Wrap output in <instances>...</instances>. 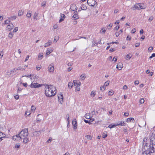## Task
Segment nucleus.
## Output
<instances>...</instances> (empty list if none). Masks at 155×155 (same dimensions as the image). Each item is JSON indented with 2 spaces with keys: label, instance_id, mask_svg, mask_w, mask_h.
I'll return each instance as SVG.
<instances>
[{
  "label": "nucleus",
  "instance_id": "nucleus-1",
  "mask_svg": "<svg viewBox=\"0 0 155 155\" xmlns=\"http://www.w3.org/2000/svg\"><path fill=\"white\" fill-rule=\"evenodd\" d=\"M149 139L150 144L149 145L147 143H144V149L152 153L155 152V132L152 134Z\"/></svg>",
  "mask_w": 155,
  "mask_h": 155
},
{
  "label": "nucleus",
  "instance_id": "nucleus-2",
  "mask_svg": "<svg viewBox=\"0 0 155 155\" xmlns=\"http://www.w3.org/2000/svg\"><path fill=\"white\" fill-rule=\"evenodd\" d=\"M56 89L54 86L48 85L45 87V93L47 97H51L54 96L56 94Z\"/></svg>",
  "mask_w": 155,
  "mask_h": 155
},
{
  "label": "nucleus",
  "instance_id": "nucleus-3",
  "mask_svg": "<svg viewBox=\"0 0 155 155\" xmlns=\"http://www.w3.org/2000/svg\"><path fill=\"white\" fill-rule=\"evenodd\" d=\"M19 134L20 136L21 137L22 139L23 137H26L28 134V129L26 128L22 130L19 133Z\"/></svg>",
  "mask_w": 155,
  "mask_h": 155
},
{
  "label": "nucleus",
  "instance_id": "nucleus-4",
  "mask_svg": "<svg viewBox=\"0 0 155 155\" xmlns=\"http://www.w3.org/2000/svg\"><path fill=\"white\" fill-rule=\"evenodd\" d=\"M87 3L90 6H94L97 5V4L95 0H87Z\"/></svg>",
  "mask_w": 155,
  "mask_h": 155
},
{
  "label": "nucleus",
  "instance_id": "nucleus-5",
  "mask_svg": "<svg viewBox=\"0 0 155 155\" xmlns=\"http://www.w3.org/2000/svg\"><path fill=\"white\" fill-rule=\"evenodd\" d=\"M13 139L16 141H19L22 140L21 137L20 136V135L19 134L16 135L13 137Z\"/></svg>",
  "mask_w": 155,
  "mask_h": 155
},
{
  "label": "nucleus",
  "instance_id": "nucleus-6",
  "mask_svg": "<svg viewBox=\"0 0 155 155\" xmlns=\"http://www.w3.org/2000/svg\"><path fill=\"white\" fill-rule=\"evenodd\" d=\"M42 85V84L38 83H32L30 85V87L31 88H37L41 87Z\"/></svg>",
  "mask_w": 155,
  "mask_h": 155
},
{
  "label": "nucleus",
  "instance_id": "nucleus-7",
  "mask_svg": "<svg viewBox=\"0 0 155 155\" xmlns=\"http://www.w3.org/2000/svg\"><path fill=\"white\" fill-rule=\"evenodd\" d=\"M63 96L62 94L60 93L58 95V98L59 100V103L62 104L63 103Z\"/></svg>",
  "mask_w": 155,
  "mask_h": 155
},
{
  "label": "nucleus",
  "instance_id": "nucleus-8",
  "mask_svg": "<svg viewBox=\"0 0 155 155\" xmlns=\"http://www.w3.org/2000/svg\"><path fill=\"white\" fill-rule=\"evenodd\" d=\"M70 8L72 11H74V12H75V11H77L78 9V8L76 6V5L75 4H73L71 5Z\"/></svg>",
  "mask_w": 155,
  "mask_h": 155
},
{
  "label": "nucleus",
  "instance_id": "nucleus-9",
  "mask_svg": "<svg viewBox=\"0 0 155 155\" xmlns=\"http://www.w3.org/2000/svg\"><path fill=\"white\" fill-rule=\"evenodd\" d=\"M116 126H125L126 125L125 122L123 121H119L116 124Z\"/></svg>",
  "mask_w": 155,
  "mask_h": 155
},
{
  "label": "nucleus",
  "instance_id": "nucleus-10",
  "mask_svg": "<svg viewBox=\"0 0 155 155\" xmlns=\"http://www.w3.org/2000/svg\"><path fill=\"white\" fill-rule=\"evenodd\" d=\"M72 125L74 129H77V124L76 119L73 120L72 121Z\"/></svg>",
  "mask_w": 155,
  "mask_h": 155
},
{
  "label": "nucleus",
  "instance_id": "nucleus-11",
  "mask_svg": "<svg viewBox=\"0 0 155 155\" xmlns=\"http://www.w3.org/2000/svg\"><path fill=\"white\" fill-rule=\"evenodd\" d=\"M38 12H35L34 13L33 16V19L34 20H38L39 19L38 17Z\"/></svg>",
  "mask_w": 155,
  "mask_h": 155
},
{
  "label": "nucleus",
  "instance_id": "nucleus-12",
  "mask_svg": "<svg viewBox=\"0 0 155 155\" xmlns=\"http://www.w3.org/2000/svg\"><path fill=\"white\" fill-rule=\"evenodd\" d=\"M60 20L59 21V23L61 22L62 21H63L65 18V15H64L63 14H61L60 15Z\"/></svg>",
  "mask_w": 155,
  "mask_h": 155
},
{
  "label": "nucleus",
  "instance_id": "nucleus-13",
  "mask_svg": "<svg viewBox=\"0 0 155 155\" xmlns=\"http://www.w3.org/2000/svg\"><path fill=\"white\" fill-rule=\"evenodd\" d=\"M123 67V65L121 63H118L117 65L116 68L118 70H120Z\"/></svg>",
  "mask_w": 155,
  "mask_h": 155
},
{
  "label": "nucleus",
  "instance_id": "nucleus-14",
  "mask_svg": "<svg viewBox=\"0 0 155 155\" xmlns=\"http://www.w3.org/2000/svg\"><path fill=\"white\" fill-rule=\"evenodd\" d=\"M73 83L75 86H80L81 85V83L78 81L74 80Z\"/></svg>",
  "mask_w": 155,
  "mask_h": 155
},
{
  "label": "nucleus",
  "instance_id": "nucleus-15",
  "mask_svg": "<svg viewBox=\"0 0 155 155\" xmlns=\"http://www.w3.org/2000/svg\"><path fill=\"white\" fill-rule=\"evenodd\" d=\"M48 70L50 72H53L54 70V68L53 65H50L48 67Z\"/></svg>",
  "mask_w": 155,
  "mask_h": 155
},
{
  "label": "nucleus",
  "instance_id": "nucleus-16",
  "mask_svg": "<svg viewBox=\"0 0 155 155\" xmlns=\"http://www.w3.org/2000/svg\"><path fill=\"white\" fill-rule=\"evenodd\" d=\"M52 43V41H51L49 40L47 42L45 43V44L44 45V46L45 47H48L51 45Z\"/></svg>",
  "mask_w": 155,
  "mask_h": 155
},
{
  "label": "nucleus",
  "instance_id": "nucleus-17",
  "mask_svg": "<svg viewBox=\"0 0 155 155\" xmlns=\"http://www.w3.org/2000/svg\"><path fill=\"white\" fill-rule=\"evenodd\" d=\"M14 27V26L12 24L9 25L7 27V28L9 31L11 30Z\"/></svg>",
  "mask_w": 155,
  "mask_h": 155
},
{
  "label": "nucleus",
  "instance_id": "nucleus-18",
  "mask_svg": "<svg viewBox=\"0 0 155 155\" xmlns=\"http://www.w3.org/2000/svg\"><path fill=\"white\" fill-rule=\"evenodd\" d=\"M144 147H143V150H144L142 153V155H149L150 154V151H147V150H144Z\"/></svg>",
  "mask_w": 155,
  "mask_h": 155
},
{
  "label": "nucleus",
  "instance_id": "nucleus-19",
  "mask_svg": "<svg viewBox=\"0 0 155 155\" xmlns=\"http://www.w3.org/2000/svg\"><path fill=\"white\" fill-rule=\"evenodd\" d=\"M126 121L128 123L130 122L131 121H132V122H134V120L133 118H127L126 120Z\"/></svg>",
  "mask_w": 155,
  "mask_h": 155
},
{
  "label": "nucleus",
  "instance_id": "nucleus-20",
  "mask_svg": "<svg viewBox=\"0 0 155 155\" xmlns=\"http://www.w3.org/2000/svg\"><path fill=\"white\" fill-rule=\"evenodd\" d=\"M40 134V133L39 131H35L33 133V135L35 136H38Z\"/></svg>",
  "mask_w": 155,
  "mask_h": 155
},
{
  "label": "nucleus",
  "instance_id": "nucleus-21",
  "mask_svg": "<svg viewBox=\"0 0 155 155\" xmlns=\"http://www.w3.org/2000/svg\"><path fill=\"white\" fill-rule=\"evenodd\" d=\"M72 18H74V20H76L79 18V17L78 14L77 13H75L72 16Z\"/></svg>",
  "mask_w": 155,
  "mask_h": 155
},
{
  "label": "nucleus",
  "instance_id": "nucleus-22",
  "mask_svg": "<svg viewBox=\"0 0 155 155\" xmlns=\"http://www.w3.org/2000/svg\"><path fill=\"white\" fill-rule=\"evenodd\" d=\"M81 8L82 10H85L87 9V6L85 5L84 4H83L81 5Z\"/></svg>",
  "mask_w": 155,
  "mask_h": 155
},
{
  "label": "nucleus",
  "instance_id": "nucleus-23",
  "mask_svg": "<svg viewBox=\"0 0 155 155\" xmlns=\"http://www.w3.org/2000/svg\"><path fill=\"white\" fill-rule=\"evenodd\" d=\"M52 51V50H51V48H48V49L46 52V54L47 55L51 53Z\"/></svg>",
  "mask_w": 155,
  "mask_h": 155
},
{
  "label": "nucleus",
  "instance_id": "nucleus-24",
  "mask_svg": "<svg viewBox=\"0 0 155 155\" xmlns=\"http://www.w3.org/2000/svg\"><path fill=\"white\" fill-rule=\"evenodd\" d=\"M22 139H23V142L25 143H26L28 141V139L26 137H23Z\"/></svg>",
  "mask_w": 155,
  "mask_h": 155
},
{
  "label": "nucleus",
  "instance_id": "nucleus-25",
  "mask_svg": "<svg viewBox=\"0 0 155 155\" xmlns=\"http://www.w3.org/2000/svg\"><path fill=\"white\" fill-rule=\"evenodd\" d=\"M96 91H92L90 95L91 97H94L95 96L96 94Z\"/></svg>",
  "mask_w": 155,
  "mask_h": 155
},
{
  "label": "nucleus",
  "instance_id": "nucleus-26",
  "mask_svg": "<svg viewBox=\"0 0 155 155\" xmlns=\"http://www.w3.org/2000/svg\"><path fill=\"white\" fill-rule=\"evenodd\" d=\"M85 117L87 119H89L90 118V114L89 113L86 114L85 116Z\"/></svg>",
  "mask_w": 155,
  "mask_h": 155
},
{
  "label": "nucleus",
  "instance_id": "nucleus-27",
  "mask_svg": "<svg viewBox=\"0 0 155 155\" xmlns=\"http://www.w3.org/2000/svg\"><path fill=\"white\" fill-rule=\"evenodd\" d=\"M43 57V53H40L38 56V59L41 60Z\"/></svg>",
  "mask_w": 155,
  "mask_h": 155
},
{
  "label": "nucleus",
  "instance_id": "nucleus-28",
  "mask_svg": "<svg viewBox=\"0 0 155 155\" xmlns=\"http://www.w3.org/2000/svg\"><path fill=\"white\" fill-rule=\"evenodd\" d=\"M73 83L72 82H69L68 84V87L70 88H72L73 86Z\"/></svg>",
  "mask_w": 155,
  "mask_h": 155
},
{
  "label": "nucleus",
  "instance_id": "nucleus-29",
  "mask_svg": "<svg viewBox=\"0 0 155 155\" xmlns=\"http://www.w3.org/2000/svg\"><path fill=\"white\" fill-rule=\"evenodd\" d=\"M13 36V34L12 32H10L8 35V37L10 38H12Z\"/></svg>",
  "mask_w": 155,
  "mask_h": 155
},
{
  "label": "nucleus",
  "instance_id": "nucleus-30",
  "mask_svg": "<svg viewBox=\"0 0 155 155\" xmlns=\"http://www.w3.org/2000/svg\"><path fill=\"white\" fill-rule=\"evenodd\" d=\"M107 136V132H104L102 135V137L104 138L106 137Z\"/></svg>",
  "mask_w": 155,
  "mask_h": 155
},
{
  "label": "nucleus",
  "instance_id": "nucleus-31",
  "mask_svg": "<svg viewBox=\"0 0 155 155\" xmlns=\"http://www.w3.org/2000/svg\"><path fill=\"white\" fill-rule=\"evenodd\" d=\"M36 77L34 75H32L30 79L31 80H33V81H34V80H35L36 78Z\"/></svg>",
  "mask_w": 155,
  "mask_h": 155
},
{
  "label": "nucleus",
  "instance_id": "nucleus-32",
  "mask_svg": "<svg viewBox=\"0 0 155 155\" xmlns=\"http://www.w3.org/2000/svg\"><path fill=\"white\" fill-rule=\"evenodd\" d=\"M23 11H22L20 10L18 12V16H20L22 15H23Z\"/></svg>",
  "mask_w": 155,
  "mask_h": 155
},
{
  "label": "nucleus",
  "instance_id": "nucleus-33",
  "mask_svg": "<svg viewBox=\"0 0 155 155\" xmlns=\"http://www.w3.org/2000/svg\"><path fill=\"white\" fill-rule=\"evenodd\" d=\"M116 126V124H113V125L110 124V125L108 126V127H109L110 128H112L115 127Z\"/></svg>",
  "mask_w": 155,
  "mask_h": 155
},
{
  "label": "nucleus",
  "instance_id": "nucleus-34",
  "mask_svg": "<svg viewBox=\"0 0 155 155\" xmlns=\"http://www.w3.org/2000/svg\"><path fill=\"white\" fill-rule=\"evenodd\" d=\"M81 78V79L82 80H83L84 79H85V74H82L81 75V76H80Z\"/></svg>",
  "mask_w": 155,
  "mask_h": 155
},
{
  "label": "nucleus",
  "instance_id": "nucleus-35",
  "mask_svg": "<svg viewBox=\"0 0 155 155\" xmlns=\"http://www.w3.org/2000/svg\"><path fill=\"white\" fill-rule=\"evenodd\" d=\"M31 15V14L30 13L28 12L26 14V16L28 18H30Z\"/></svg>",
  "mask_w": 155,
  "mask_h": 155
},
{
  "label": "nucleus",
  "instance_id": "nucleus-36",
  "mask_svg": "<svg viewBox=\"0 0 155 155\" xmlns=\"http://www.w3.org/2000/svg\"><path fill=\"white\" fill-rule=\"evenodd\" d=\"M133 10H135L136 9H138V6L136 5H135L132 8Z\"/></svg>",
  "mask_w": 155,
  "mask_h": 155
},
{
  "label": "nucleus",
  "instance_id": "nucleus-37",
  "mask_svg": "<svg viewBox=\"0 0 155 155\" xmlns=\"http://www.w3.org/2000/svg\"><path fill=\"white\" fill-rule=\"evenodd\" d=\"M113 24L112 23H110L107 26V28L108 29H110L112 26Z\"/></svg>",
  "mask_w": 155,
  "mask_h": 155
},
{
  "label": "nucleus",
  "instance_id": "nucleus-38",
  "mask_svg": "<svg viewBox=\"0 0 155 155\" xmlns=\"http://www.w3.org/2000/svg\"><path fill=\"white\" fill-rule=\"evenodd\" d=\"M86 137L88 140H91L92 139V137L90 135H87L86 136Z\"/></svg>",
  "mask_w": 155,
  "mask_h": 155
},
{
  "label": "nucleus",
  "instance_id": "nucleus-39",
  "mask_svg": "<svg viewBox=\"0 0 155 155\" xmlns=\"http://www.w3.org/2000/svg\"><path fill=\"white\" fill-rule=\"evenodd\" d=\"M104 86H101L100 88V89L102 91H103L105 90V87H104Z\"/></svg>",
  "mask_w": 155,
  "mask_h": 155
},
{
  "label": "nucleus",
  "instance_id": "nucleus-40",
  "mask_svg": "<svg viewBox=\"0 0 155 155\" xmlns=\"http://www.w3.org/2000/svg\"><path fill=\"white\" fill-rule=\"evenodd\" d=\"M109 81H107L104 83V86H108L109 85Z\"/></svg>",
  "mask_w": 155,
  "mask_h": 155
},
{
  "label": "nucleus",
  "instance_id": "nucleus-41",
  "mask_svg": "<svg viewBox=\"0 0 155 155\" xmlns=\"http://www.w3.org/2000/svg\"><path fill=\"white\" fill-rule=\"evenodd\" d=\"M153 49V48L152 46L150 47L148 49V51L151 52Z\"/></svg>",
  "mask_w": 155,
  "mask_h": 155
},
{
  "label": "nucleus",
  "instance_id": "nucleus-42",
  "mask_svg": "<svg viewBox=\"0 0 155 155\" xmlns=\"http://www.w3.org/2000/svg\"><path fill=\"white\" fill-rule=\"evenodd\" d=\"M10 23V20L9 19H7L5 21V24H8Z\"/></svg>",
  "mask_w": 155,
  "mask_h": 155
},
{
  "label": "nucleus",
  "instance_id": "nucleus-43",
  "mask_svg": "<svg viewBox=\"0 0 155 155\" xmlns=\"http://www.w3.org/2000/svg\"><path fill=\"white\" fill-rule=\"evenodd\" d=\"M46 2L45 1L41 3V6L45 7L46 5Z\"/></svg>",
  "mask_w": 155,
  "mask_h": 155
},
{
  "label": "nucleus",
  "instance_id": "nucleus-44",
  "mask_svg": "<svg viewBox=\"0 0 155 155\" xmlns=\"http://www.w3.org/2000/svg\"><path fill=\"white\" fill-rule=\"evenodd\" d=\"M114 94L113 91H109L108 92V95H112Z\"/></svg>",
  "mask_w": 155,
  "mask_h": 155
},
{
  "label": "nucleus",
  "instance_id": "nucleus-45",
  "mask_svg": "<svg viewBox=\"0 0 155 155\" xmlns=\"http://www.w3.org/2000/svg\"><path fill=\"white\" fill-rule=\"evenodd\" d=\"M20 146V145L19 143H18L15 145V148H19Z\"/></svg>",
  "mask_w": 155,
  "mask_h": 155
},
{
  "label": "nucleus",
  "instance_id": "nucleus-46",
  "mask_svg": "<svg viewBox=\"0 0 155 155\" xmlns=\"http://www.w3.org/2000/svg\"><path fill=\"white\" fill-rule=\"evenodd\" d=\"M17 70H20L23 71L25 70V69L21 68V67H19L17 68Z\"/></svg>",
  "mask_w": 155,
  "mask_h": 155
},
{
  "label": "nucleus",
  "instance_id": "nucleus-47",
  "mask_svg": "<svg viewBox=\"0 0 155 155\" xmlns=\"http://www.w3.org/2000/svg\"><path fill=\"white\" fill-rule=\"evenodd\" d=\"M36 109V108L33 106V105H32L31 107V111H34L35 109Z\"/></svg>",
  "mask_w": 155,
  "mask_h": 155
},
{
  "label": "nucleus",
  "instance_id": "nucleus-48",
  "mask_svg": "<svg viewBox=\"0 0 155 155\" xmlns=\"http://www.w3.org/2000/svg\"><path fill=\"white\" fill-rule=\"evenodd\" d=\"M140 102L141 104L143 103L144 102V99L141 98L140 100Z\"/></svg>",
  "mask_w": 155,
  "mask_h": 155
},
{
  "label": "nucleus",
  "instance_id": "nucleus-49",
  "mask_svg": "<svg viewBox=\"0 0 155 155\" xmlns=\"http://www.w3.org/2000/svg\"><path fill=\"white\" fill-rule=\"evenodd\" d=\"M14 97L15 99L16 100H18L19 98V96L18 95H14Z\"/></svg>",
  "mask_w": 155,
  "mask_h": 155
},
{
  "label": "nucleus",
  "instance_id": "nucleus-50",
  "mask_svg": "<svg viewBox=\"0 0 155 155\" xmlns=\"http://www.w3.org/2000/svg\"><path fill=\"white\" fill-rule=\"evenodd\" d=\"M126 57H127L126 60H129L131 57L130 56L129 54L127 55Z\"/></svg>",
  "mask_w": 155,
  "mask_h": 155
},
{
  "label": "nucleus",
  "instance_id": "nucleus-51",
  "mask_svg": "<svg viewBox=\"0 0 155 155\" xmlns=\"http://www.w3.org/2000/svg\"><path fill=\"white\" fill-rule=\"evenodd\" d=\"M36 122L39 123L41 122V119L38 117H37L36 119Z\"/></svg>",
  "mask_w": 155,
  "mask_h": 155
},
{
  "label": "nucleus",
  "instance_id": "nucleus-52",
  "mask_svg": "<svg viewBox=\"0 0 155 155\" xmlns=\"http://www.w3.org/2000/svg\"><path fill=\"white\" fill-rule=\"evenodd\" d=\"M97 43H95V42H94V43H93L92 45V47H94V46H97Z\"/></svg>",
  "mask_w": 155,
  "mask_h": 155
},
{
  "label": "nucleus",
  "instance_id": "nucleus-53",
  "mask_svg": "<svg viewBox=\"0 0 155 155\" xmlns=\"http://www.w3.org/2000/svg\"><path fill=\"white\" fill-rule=\"evenodd\" d=\"M30 114V113L29 112H28L27 111H26V112L25 113V115L26 116H29Z\"/></svg>",
  "mask_w": 155,
  "mask_h": 155
},
{
  "label": "nucleus",
  "instance_id": "nucleus-54",
  "mask_svg": "<svg viewBox=\"0 0 155 155\" xmlns=\"http://www.w3.org/2000/svg\"><path fill=\"white\" fill-rule=\"evenodd\" d=\"M153 19V17L152 16L150 17L148 19V21H151Z\"/></svg>",
  "mask_w": 155,
  "mask_h": 155
},
{
  "label": "nucleus",
  "instance_id": "nucleus-55",
  "mask_svg": "<svg viewBox=\"0 0 155 155\" xmlns=\"http://www.w3.org/2000/svg\"><path fill=\"white\" fill-rule=\"evenodd\" d=\"M80 86H77L76 87V90L77 91H79L80 90Z\"/></svg>",
  "mask_w": 155,
  "mask_h": 155
},
{
  "label": "nucleus",
  "instance_id": "nucleus-56",
  "mask_svg": "<svg viewBox=\"0 0 155 155\" xmlns=\"http://www.w3.org/2000/svg\"><path fill=\"white\" fill-rule=\"evenodd\" d=\"M120 34H121V33L119 31L116 32L115 34L116 37H118L119 36V35H120Z\"/></svg>",
  "mask_w": 155,
  "mask_h": 155
},
{
  "label": "nucleus",
  "instance_id": "nucleus-57",
  "mask_svg": "<svg viewBox=\"0 0 155 155\" xmlns=\"http://www.w3.org/2000/svg\"><path fill=\"white\" fill-rule=\"evenodd\" d=\"M106 31V30H104V29H103V28H102L101 29V32H102L103 33V34H104L105 32Z\"/></svg>",
  "mask_w": 155,
  "mask_h": 155
},
{
  "label": "nucleus",
  "instance_id": "nucleus-58",
  "mask_svg": "<svg viewBox=\"0 0 155 155\" xmlns=\"http://www.w3.org/2000/svg\"><path fill=\"white\" fill-rule=\"evenodd\" d=\"M16 18V17L15 16H13L11 18V19L12 20H15Z\"/></svg>",
  "mask_w": 155,
  "mask_h": 155
},
{
  "label": "nucleus",
  "instance_id": "nucleus-59",
  "mask_svg": "<svg viewBox=\"0 0 155 155\" xmlns=\"http://www.w3.org/2000/svg\"><path fill=\"white\" fill-rule=\"evenodd\" d=\"M52 139V138H51V137H50L49 138V139L47 140V142L48 143H50L51 142Z\"/></svg>",
  "mask_w": 155,
  "mask_h": 155
},
{
  "label": "nucleus",
  "instance_id": "nucleus-60",
  "mask_svg": "<svg viewBox=\"0 0 155 155\" xmlns=\"http://www.w3.org/2000/svg\"><path fill=\"white\" fill-rule=\"evenodd\" d=\"M139 83V81L138 80H136L134 82V84L135 85H138Z\"/></svg>",
  "mask_w": 155,
  "mask_h": 155
},
{
  "label": "nucleus",
  "instance_id": "nucleus-61",
  "mask_svg": "<svg viewBox=\"0 0 155 155\" xmlns=\"http://www.w3.org/2000/svg\"><path fill=\"white\" fill-rule=\"evenodd\" d=\"M72 64H73V63H72V62H70L68 63V66H72Z\"/></svg>",
  "mask_w": 155,
  "mask_h": 155
},
{
  "label": "nucleus",
  "instance_id": "nucleus-62",
  "mask_svg": "<svg viewBox=\"0 0 155 155\" xmlns=\"http://www.w3.org/2000/svg\"><path fill=\"white\" fill-rule=\"evenodd\" d=\"M130 39H131V37L130 36H129V35L127 36V38H126L127 40L130 41Z\"/></svg>",
  "mask_w": 155,
  "mask_h": 155
},
{
  "label": "nucleus",
  "instance_id": "nucleus-63",
  "mask_svg": "<svg viewBox=\"0 0 155 155\" xmlns=\"http://www.w3.org/2000/svg\"><path fill=\"white\" fill-rule=\"evenodd\" d=\"M18 30V27H16L15 28L14 30H13V32H16V31H17Z\"/></svg>",
  "mask_w": 155,
  "mask_h": 155
},
{
  "label": "nucleus",
  "instance_id": "nucleus-64",
  "mask_svg": "<svg viewBox=\"0 0 155 155\" xmlns=\"http://www.w3.org/2000/svg\"><path fill=\"white\" fill-rule=\"evenodd\" d=\"M155 57V53H153L152 54V55L151 56L149 57V58H153V57Z\"/></svg>",
  "mask_w": 155,
  "mask_h": 155
}]
</instances>
